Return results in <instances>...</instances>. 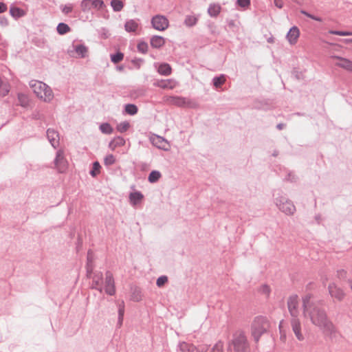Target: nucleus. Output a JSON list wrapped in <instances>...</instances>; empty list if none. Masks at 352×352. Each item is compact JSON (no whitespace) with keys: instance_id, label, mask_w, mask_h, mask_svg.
Instances as JSON below:
<instances>
[{"instance_id":"obj_41","label":"nucleus","mask_w":352,"mask_h":352,"mask_svg":"<svg viewBox=\"0 0 352 352\" xmlns=\"http://www.w3.org/2000/svg\"><path fill=\"white\" fill-rule=\"evenodd\" d=\"M168 281V278L166 276H160L157 280V285L158 287L163 286Z\"/></svg>"},{"instance_id":"obj_19","label":"nucleus","mask_w":352,"mask_h":352,"mask_svg":"<svg viewBox=\"0 0 352 352\" xmlns=\"http://www.w3.org/2000/svg\"><path fill=\"white\" fill-rule=\"evenodd\" d=\"M166 40L160 36H154L151 38V45L153 48H160L164 45Z\"/></svg>"},{"instance_id":"obj_53","label":"nucleus","mask_w":352,"mask_h":352,"mask_svg":"<svg viewBox=\"0 0 352 352\" xmlns=\"http://www.w3.org/2000/svg\"><path fill=\"white\" fill-rule=\"evenodd\" d=\"M348 283H349V287L352 292V277L349 279Z\"/></svg>"},{"instance_id":"obj_54","label":"nucleus","mask_w":352,"mask_h":352,"mask_svg":"<svg viewBox=\"0 0 352 352\" xmlns=\"http://www.w3.org/2000/svg\"><path fill=\"white\" fill-rule=\"evenodd\" d=\"M208 348L206 346L201 348L200 350L197 349L198 352H206Z\"/></svg>"},{"instance_id":"obj_15","label":"nucleus","mask_w":352,"mask_h":352,"mask_svg":"<svg viewBox=\"0 0 352 352\" xmlns=\"http://www.w3.org/2000/svg\"><path fill=\"white\" fill-rule=\"evenodd\" d=\"M47 136L54 148H56L58 146L59 136L56 131L54 129H48L47 131Z\"/></svg>"},{"instance_id":"obj_51","label":"nucleus","mask_w":352,"mask_h":352,"mask_svg":"<svg viewBox=\"0 0 352 352\" xmlns=\"http://www.w3.org/2000/svg\"><path fill=\"white\" fill-rule=\"evenodd\" d=\"M7 10V6L3 3H0V13L5 12Z\"/></svg>"},{"instance_id":"obj_14","label":"nucleus","mask_w":352,"mask_h":352,"mask_svg":"<svg viewBox=\"0 0 352 352\" xmlns=\"http://www.w3.org/2000/svg\"><path fill=\"white\" fill-rule=\"evenodd\" d=\"M329 292L332 297L336 298L338 300H341L344 296V293L342 289L338 287L334 283L329 284Z\"/></svg>"},{"instance_id":"obj_17","label":"nucleus","mask_w":352,"mask_h":352,"mask_svg":"<svg viewBox=\"0 0 352 352\" xmlns=\"http://www.w3.org/2000/svg\"><path fill=\"white\" fill-rule=\"evenodd\" d=\"M280 209L287 214H292L296 210L294 205L289 201H285L280 204Z\"/></svg>"},{"instance_id":"obj_11","label":"nucleus","mask_w":352,"mask_h":352,"mask_svg":"<svg viewBox=\"0 0 352 352\" xmlns=\"http://www.w3.org/2000/svg\"><path fill=\"white\" fill-rule=\"evenodd\" d=\"M55 164L58 171L63 173L67 168V162L65 160L63 151H58L55 160Z\"/></svg>"},{"instance_id":"obj_35","label":"nucleus","mask_w":352,"mask_h":352,"mask_svg":"<svg viewBox=\"0 0 352 352\" xmlns=\"http://www.w3.org/2000/svg\"><path fill=\"white\" fill-rule=\"evenodd\" d=\"M100 168H101V166H100L99 162H95L93 164V168H92L91 171L90 172V174L91 175V176L96 177V175H98L100 173Z\"/></svg>"},{"instance_id":"obj_39","label":"nucleus","mask_w":352,"mask_h":352,"mask_svg":"<svg viewBox=\"0 0 352 352\" xmlns=\"http://www.w3.org/2000/svg\"><path fill=\"white\" fill-rule=\"evenodd\" d=\"M115 162H116L115 157L111 154L107 155L104 159V163L107 166L111 165V164H114Z\"/></svg>"},{"instance_id":"obj_5","label":"nucleus","mask_w":352,"mask_h":352,"mask_svg":"<svg viewBox=\"0 0 352 352\" xmlns=\"http://www.w3.org/2000/svg\"><path fill=\"white\" fill-rule=\"evenodd\" d=\"M331 59L333 60L336 67L348 73L352 74V60L336 55L331 56Z\"/></svg>"},{"instance_id":"obj_12","label":"nucleus","mask_w":352,"mask_h":352,"mask_svg":"<svg viewBox=\"0 0 352 352\" xmlns=\"http://www.w3.org/2000/svg\"><path fill=\"white\" fill-rule=\"evenodd\" d=\"M104 289L109 295H113L116 292L113 277L110 272L106 274Z\"/></svg>"},{"instance_id":"obj_49","label":"nucleus","mask_w":352,"mask_h":352,"mask_svg":"<svg viewBox=\"0 0 352 352\" xmlns=\"http://www.w3.org/2000/svg\"><path fill=\"white\" fill-rule=\"evenodd\" d=\"M19 99L20 102H21V105L22 106H25L26 105L28 98H27V97L25 96H24V95H19Z\"/></svg>"},{"instance_id":"obj_26","label":"nucleus","mask_w":352,"mask_h":352,"mask_svg":"<svg viewBox=\"0 0 352 352\" xmlns=\"http://www.w3.org/2000/svg\"><path fill=\"white\" fill-rule=\"evenodd\" d=\"M111 5L116 12L120 11L124 7L123 2L121 0H112Z\"/></svg>"},{"instance_id":"obj_16","label":"nucleus","mask_w":352,"mask_h":352,"mask_svg":"<svg viewBox=\"0 0 352 352\" xmlns=\"http://www.w3.org/2000/svg\"><path fill=\"white\" fill-rule=\"evenodd\" d=\"M124 29L128 32L137 33L138 30L140 29V25L137 21L130 19L125 23Z\"/></svg>"},{"instance_id":"obj_29","label":"nucleus","mask_w":352,"mask_h":352,"mask_svg":"<svg viewBox=\"0 0 352 352\" xmlns=\"http://www.w3.org/2000/svg\"><path fill=\"white\" fill-rule=\"evenodd\" d=\"M226 82V78L224 76H220L219 77H215L213 79L214 86L216 88H219L222 85H223Z\"/></svg>"},{"instance_id":"obj_4","label":"nucleus","mask_w":352,"mask_h":352,"mask_svg":"<svg viewBox=\"0 0 352 352\" xmlns=\"http://www.w3.org/2000/svg\"><path fill=\"white\" fill-rule=\"evenodd\" d=\"M229 348L233 352H250V345L245 335L243 333L234 335Z\"/></svg>"},{"instance_id":"obj_7","label":"nucleus","mask_w":352,"mask_h":352,"mask_svg":"<svg viewBox=\"0 0 352 352\" xmlns=\"http://www.w3.org/2000/svg\"><path fill=\"white\" fill-rule=\"evenodd\" d=\"M151 23L155 30L158 31H164L169 26L168 19L163 15H156L152 18Z\"/></svg>"},{"instance_id":"obj_28","label":"nucleus","mask_w":352,"mask_h":352,"mask_svg":"<svg viewBox=\"0 0 352 352\" xmlns=\"http://www.w3.org/2000/svg\"><path fill=\"white\" fill-rule=\"evenodd\" d=\"M161 177V173L157 170H153L149 176L148 181L151 183L156 182Z\"/></svg>"},{"instance_id":"obj_33","label":"nucleus","mask_w":352,"mask_h":352,"mask_svg":"<svg viewBox=\"0 0 352 352\" xmlns=\"http://www.w3.org/2000/svg\"><path fill=\"white\" fill-rule=\"evenodd\" d=\"M10 91V87L8 84H3L0 79V95L6 96Z\"/></svg>"},{"instance_id":"obj_43","label":"nucleus","mask_w":352,"mask_h":352,"mask_svg":"<svg viewBox=\"0 0 352 352\" xmlns=\"http://www.w3.org/2000/svg\"><path fill=\"white\" fill-rule=\"evenodd\" d=\"M237 3L239 6L242 8H247L250 4V0H237Z\"/></svg>"},{"instance_id":"obj_10","label":"nucleus","mask_w":352,"mask_h":352,"mask_svg":"<svg viewBox=\"0 0 352 352\" xmlns=\"http://www.w3.org/2000/svg\"><path fill=\"white\" fill-rule=\"evenodd\" d=\"M298 298L297 296H292L287 301V307L292 317L298 316Z\"/></svg>"},{"instance_id":"obj_24","label":"nucleus","mask_w":352,"mask_h":352,"mask_svg":"<svg viewBox=\"0 0 352 352\" xmlns=\"http://www.w3.org/2000/svg\"><path fill=\"white\" fill-rule=\"evenodd\" d=\"M171 71L172 69L170 66L167 63L160 65L158 68L159 73L164 76L170 75L171 74Z\"/></svg>"},{"instance_id":"obj_58","label":"nucleus","mask_w":352,"mask_h":352,"mask_svg":"<svg viewBox=\"0 0 352 352\" xmlns=\"http://www.w3.org/2000/svg\"><path fill=\"white\" fill-rule=\"evenodd\" d=\"M346 43H352V38L351 39H347L345 41Z\"/></svg>"},{"instance_id":"obj_21","label":"nucleus","mask_w":352,"mask_h":352,"mask_svg":"<svg viewBox=\"0 0 352 352\" xmlns=\"http://www.w3.org/2000/svg\"><path fill=\"white\" fill-rule=\"evenodd\" d=\"M125 144V140L121 137L115 138L113 140L109 143V148L114 151L116 148L122 146Z\"/></svg>"},{"instance_id":"obj_44","label":"nucleus","mask_w":352,"mask_h":352,"mask_svg":"<svg viewBox=\"0 0 352 352\" xmlns=\"http://www.w3.org/2000/svg\"><path fill=\"white\" fill-rule=\"evenodd\" d=\"M91 6L94 8H100L103 6V1L101 0L91 1Z\"/></svg>"},{"instance_id":"obj_6","label":"nucleus","mask_w":352,"mask_h":352,"mask_svg":"<svg viewBox=\"0 0 352 352\" xmlns=\"http://www.w3.org/2000/svg\"><path fill=\"white\" fill-rule=\"evenodd\" d=\"M290 325L296 338L298 340L302 341L305 339L302 329V323L298 316L292 317Z\"/></svg>"},{"instance_id":"obj_36","label":"nucleus","mask_w":352,"mask_h":352,"mask_svg":"<svg viewBox=\"0 0 352 352\" xmlns=\"http://www.w3.org/2000/svg\"><path fill=\"white\" fill-rule=\"evenodd\" d=\"M210 352H224L223 343L221 341L217 342L211 349Z\"/></svg>"},{"instance_id":"obj_37","label":"nucleus","mask_w":352,"mask_h":352,"mask_svg":"<svg viewBox=\"0 0 352 352\" xmlns=\"http://www.w3.org/2000/svg\"><path fill=\"white\" fill-rule=\"evenodd\" d=\"M123 58H124V54L121 52H118L116 54L111 56V61L114 63H118L122 61Z\"/></svg>"},{"instance_id":"obj_48","label":"nucleus","mask_w":352,"mask_h":352,"mask_svg":"<svg viewBox=\"0 0 352 352\" xmlns=\"http://www.w3.org/2000/svg\"><path fill=\"white\" fill-rule=\"evenodd\" d=\"M138 48L140 51L142 52H145L147 50V45L145 43H141L138 44Z\"/></svg>"},{"instance_id":"obj_30","label":"nucleus","mask_w":352,"mask_h":352,"mask_svg":"<svg viewBox=\"0 0 352 352\" xmlns=\"http://www.w3.org/2000/svg\"><path fill=\"white\" fill-rule=\"evenodd\" d=\"M70 30L69 27L63 23H59L57 26V31L60 34H64Z\"/></svg>"},{"instance_id":"obj_42","label":"nucleus","mask_w":352,"mask_h":352,"mask_svg":"<svg viewBox=\"0 0 352 352\" xmlns=\"http://www.w3.org/2000/svg\"><path fill=\"white\" fill-rule=\"evenodd\" d=\"M81 6L82 9L85 10L86 9H89L91 6V0H83L81 3Z\"/></svg>"},{"instance_id":"obj_57","label":"nucleus","mask_w":352,"mask_h":352,"mask_svg":"<svg viewBox=\"0 0 352 352\" xmlns=\"http://www.w3.org/2000/svg\"><path fill=\"white\" fill-rule=\"evenodd\" d=\"M301 13H302V14H305V15H306L307 16V14H309L308 12H305V11H304V10H302V11H301Z\"/></svg>"},{"instance_id":"obj_34","label":"nucleus","mask_w":352,"mask_h":352,"mask_svg":"<svg viewBox=\"0 0 352 352\" xmlns=\"http://www.w3.org/2000/svg\"><path fill=\"white\" fill-rule=\"evenodd\" d=\"M197 21V18L195 16H187L185 19V24L187 26H192L196 24Z\"/></svg>"},{"instance_id":"obj_50","label":"nucleus","mask_w":352,"mask_h":352,"mask_svg":"<svg viewBox=\"0 0 352 352\" xmlns=\"http://www.w3.org/2000/svg\"><path fill=\"white\" fill-rule=\"evenodd\" d=\"M274 4L278 8H282L283 6V2L282 0H274Z\"/></svg>"},{"instance_id":"obj_27","label":"nucleus","mask_w":352,"mask_h":352,"mask_svg":"<svg viewBox=\"0 0 352 352\" xmlns=\"http://www.w3.org/2000/svg\"><path fill=\"white\" fill-rule=\"evenodd\" d=\"M10 14L15 18L21 17L24 15L23 10L19 8H11L10 10Z\"/></svg>"},{"instance_id":"obj_52","label":"nucleus","mask_w":352,"mask_h":352,"mask_svg":"<svg viewBox=\"0 0 352 352\" xmlns=\"http://www.w3.org/2000/svg\"><path fill=\"white\" fill-rule=\"evenodd\" d=\"M307 16L311 18V19H314V20L318 21H322L320 18L314 16H313V15H311L310 14H307Z\"/></svg>"},{"instance_id":"obj_38","label":"nucleus","mask_w":352,"mask_h":352,"mask_svg":"<svg viewBox=\"0 0 352 352\" xmlns=\"http://www.w3.org/2000/svg\"><path fill=\"white\" fill-rule=\"evenodd\" d=\"M100 130L102 131V133L107 134H110L113 131L112 127L110 126V124L107 123L102 124L100 126Z\"/></svg>"},{"instance_id":"obj_3","label":"nucleus","mask_w":352,"mask_h":352,"mask_svg":"<svg viewBox=\"0 0 352 352\" xmlns=\"http://www.w3.org/2000/svg\"><path fill=\"white\" fill-rule=\"evenodd\" d=\"M30 87L34 93L41 100L45 102H50L54 98L53 92L51 88L45 83L38 80H32Z\"/></svg>"},{"instance_id":"obj_40","label":"nucleus","mask_w":352,"mask_h":352,"mask_svg":"<svg viewBox=\"0 0 352 352\" xmlns=\"http://www.w3.org/2000/svg\"><path fill=\"white\" fill-rule=\"evenodd\" d=\"M329 33L331 34L338 35V36H351L352 35V32H343V31H329Z\"/></svg>"},{"instance_id":"obj_13","label":"nucleus","mask_w":352,"mask_h":352,"mask_svg":"<svg viewBox=\"0 0 352 352\" xmlns=\"http://www.w3.org/2000/svg\"><path fill=\"white\" fill-rule=\"evenodd\" d=\"M300 36V30L298 27L293 26L287 34L286 38L290 45H295Z\"/></svg>"},{"instance_id":"obj_20","label":"nucleus","mask_w":352,"mask_h":352,"mask_svg":"<svg viewBox=\"0 0 352 352\" xmlns=\"http://www.w3.org/2000/svg\"><path fill=\"white\" fill-rule=\"evenodd\" d=\"M179 348L181 352H194L197 350V347L194 344L186 342H180Z\"/></svg>"},{"instance_id":"obj_25","label":"nucleus","mask_w":352,"mask_h":352,"mask_svg":"<svg viewBox=\"0 0 352 352\" xmlns=\"http://www.w3.org/2000/svg\"><path fill=\"white\" fill-rule=\"evenodd\" d=\"M153 144L158 148L166 149L168 142L163 138L157 136L153 139Z\"/></svg>"},{"instance_id":"obj_31","label":"nucleus","mask_w":352,"mask_h":352,"mask_svg":"<svg viewBox=\"0 0 352 352\" xmlns=\"http://www.w3.org/2000/svg\"><path fill=\"white\" fill-rule=\"evenodd\" d=\"M125 111L129 115H135L138 112V108L135 104H129L125 106Z\"/></svg>"},{"instance_id":"obj_45","label":"nucleus","mask_w":352,"mask_h":352,"mask_svg":"<svg viewBox=\"0 0 352 352\" xmlns=\"http://www.w3.org/2000/svg\"><path fill=\"white\" fill-rule=\"evenodd\" d=\"M118 312H119V320L120 322H122L123 316H124V307L123 302L122 305H120Z\"/></svg>"},{"instance_id":"obj_8","label":"nucleus","mask_w":352,"mask_h":352,"mask_svg":"<svg viewBox=\"0 0 352 352\" xmlns=\"http://www.w3.org/2000/svg\"><path fill=\"white\" fill-rule=\"evenodd\" d=\"M88 47L84 45H76L73 46V50L68 51L70 56L74 58H85L88 55Z\"/></svg>"},{"instance_id":"obj_9","label":"nucleus","mask_w":352,"mask_h":352,"mask_svg":"<svg viewBox=\"0 0 352 352\" xmlns=\"http://www.w3.org/2000/svg\"><path fill=\"white\" fill-rule=\"evenodd\" d=\"M163 101L168 104L178 107H184L186 104L185 98L179 96H165L163 97Z\"/></svg>"},{"instance_id":"obj_56","label":"nucleus","mask_w":352,"mask_h":352,"mask_svg":"<svg viewBox=\"0 0 352 352\" xmlns=\"http://www.w3.org/2000/svg\"><path fill=\"white\" fill-rule=\"evenodd\" d=\"M301 13H302V14H305V15H306L307 16V14H309L308 12H305V11H304V10H302V11H301Z\"/></svg>"},{"instance_id":"obj_2","label":"nucleus","mask_w":352,"mask_h":352,"mask_svg":"<svg viewBox=\"0 0 352 352\" xmlns=\"http://www.w3.org/2000/svg\"><path fill=\"white\" fill-rule=\"evenodd\" d=\"M270 328L269 320L263 316L254 318L251 324V335L255 342H258L261 337L267 333Z\"/></svg>"},{"instance_id":"obj_32","label":"nucleus","mask_w":352,"mask_h":352,"mask_svg":"<svg viewBox=\"0 0 352 352\" xmlns=\"http://www.w3.org/2000/svg\"><path fill=\"white\" fill-rule=\"evenodd\" d=\"M130 127V124L129 122H122L118 124L117 130L120 133H124Z\"/></svg>"},{"instance_id":"obj_47","label":"nucleus","mask_w":352,"mask_h":352,"mask_svg":"<svg viewBox=\"0 0 352 352\" xmlns=\"http://www.w3.org/2000/svg\"><path fill=\"white\" fill-rule=\"evenodd\" d=\"M72 9H73V6L70 4H69V5L65 6L63 8L62 10H63V12H64L65 14H68L72 12Z\"/></svg>"},{"instance_id":"obj_22","label":"nucleus","mask_w":352,"mask_h":352,"mask_svg":"<svg viewBox=\"0 0 352 352\" xmlns=\"http://www.w3.org/2000/svg\"><path fill=\"white\" fill-rule=\"evenodd\" d=\"M143 197V195L139 192H131L129 195L130 201L134 206L140 203Z\"/></svg>"},{"instance_id":"obj_55","label":"nucleus","mask_w":352,"mask_h":352,"mask_svg":"<svg viewBox=\"0 0 352 352\" xmlns=\"http://www.w3.org/2000/svg\"><path fill=\"white\" fill-rule=\"evenodd\" d=\"M345 275H346V272H345V271H344V270L340 271V272H339V276H344Z\"/></svg>"},{"instance_id":"obj_18","label":"nucleus","mask_w":352,"mask_h":352,"mask_svg":"<svg viewBox=\"0 0 352 352\" xmlns=\"http://www.w3.org/2000/svg\"><path fill=\"white\" fill-rule=\"evenodd\" d=\"M177 85V82L173 79H166L158 81L157 86L162 89H173Z\"/></svg>"},{"instance_id":"obj_1","label":"nucleus","mask_w":352,"mask_h":352,"mask_svg":"<svg viewBox=\"0 0 352 352\" xmlns=\"http://www.w3.org/2000/svg\"><path fill=\"white\" fill-rule=\"evenodd\" d=\"M311 294H306L302 298L303 316L309 318L311 322L320 327L324 333L331 334L335 331V327L328 319L325 312L312 301Z\"/></svg>"},{"instance_id":"obj_23","label":"nucleus","mask_w":352,"mask_h":352,"mask_svg":"<svg viewBox=\"0 0 352 352\" xmlns=\"http://www.w3.org/2000/svg\"><path fill=\"white\" fill-rule=\"evenodd\" d=\"M221 12V6L219 4L210 5L208 12L211 16H217Z\"/></svg>"},{"instance_id":"obj_46","label":"nucleus","mask_w":352,"mask_h":352,"mask_svg":"<svg viewBox=\"0 0 352 352\" xmlns=\"http://www.w3.org/2000/svg\"><path fill=\"white\" fill-rule=\"evenodd\" d=\"M261 292L267 296L270 293V288L267 285H263L261 288Z\"/></svg>"}]
</instances>
